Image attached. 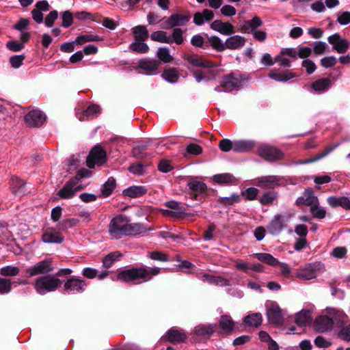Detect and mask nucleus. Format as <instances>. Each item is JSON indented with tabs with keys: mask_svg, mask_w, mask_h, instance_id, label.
I'll return each mask as SVG.
<instances>
[{
	"mask_svg": "<svg viewBox=\"0 0 350 350\" xmlns=\"http://www.w3.org/2000/svg\"><path fill=\"white\" fill-rule=\"evenodd\" d=\"M157 55L158 58L164 63H170L174 59L173 57L169 53V49L166 47L159 48Z\"/></svg>",
	"mask_w": 350,
	"mask_h": 350,
	"instance_id": "obj_55",
	"label": "nucleus"
},
{
	"mask_svg": "<svg viewBox=\"0 0 350 350\" xmlns=\"http://www.w3.org/2000/svg\"><path fill=\"white\" fill-rule=\"evenodd\" d=\"M334 323L332 318L327 316H319L314 321V328L316 331L323 333L331 330Z\"/></svg>",
	"mask_w": 350,
	"mask_h": 350,
	"instance_id": "obj_22",
	"label": "nucleus"
},
{
	"mask_svg": "<svg viewBox=\"0 0 350 350\" xmlns=\"http://www.w3.org/2000/svg\"><path fill=\"white\" fill-rule=\"evenodd\" d=\"M217 202L225 206H230L236 203H239L241 202V198L240 195L232 193L229 197H220L218 198Z\"/></svg>",
	"mask_w": 350,
	"mask_h": 350,
	"instance_id": "obj_44",
	"label": "nucleus"
},
{
	"mask_svg": "<svg viewBox=\"0 0 350 350\" xmlns=\"http://www.w3.org/2000/svg\"><path fill=\"white\" fill-rule=\"evenodd\" d=\"M144 42V41H135L130 44L129 49L139 53H146L148 51L149 47Z\"/></svg>",
	"mask_w": 350,
	"mask_h": 350,
	"instance_id": "obj_53",
	"label": "nucleus"
},
{
	"mask_svg": "<svg viewBox=\"0 0 350 350\" xmlns=\"http://www.w3.org/2000/svg\"><path fill=\"white\" fill-rule=\"evenodd\" d=\"M277 196L273 191H268L265 193L259 199L262 205H269L273 203Z\"/></svg>",
	"mask_w": 350,
	"mask_h": 350,
	"instance_id": "obj_60",
	"label": "nucleus"
},
{
	"mask_svg": "<svg viewBox=\"0 0 350 350\" xmlns=\"http://www.w3.org/2000/svg\"><path fill=\"white\" fill-rule=\"evenodd\" d=\"M278 179L274 176L262 178L258 181V186L262 188L273 189L278 185Z\"/></svg>",
	"mask_w": 350,
	"mask_h": 350,
	"instance_id": "obj_45",
	"label": "nucleus"
},
{
	"mask_svg": "<svg viewBox=\"0 0 350 350\" xmlns=\"http://www.w3.org/2000/svg\"><path fill=\"white\" fill-rule=\"evenodd\" d=\"M310 212L312 216L317 219H323L326 215V211L324 208L319 206V204H314L310 207Z\"/></svg>",
	"mask_w": 350,
	"mask_h": 350,
	"instance_id": "obj_58",
	"label": "nucleus"
},
{
	"mask_svg": "<svg viewBox=\"0 0 350 350\" xmlns=\"http://www.w3.org/2000/svg\"><path fill=\"white\" fill-rule=\"evenodd\" d=\"M211 28L221 34L229 36L235 32L234 27L229 22H222L215 20L211 24Z\"/></svg>",
	"mask_w": 350,
	"mask_h": 350,
	"instance_id": "obj_21",
	"label": "nucleus"
},
{
	"mask_svg": "<svg viewBox=\"0 0 350 350\" xmlns=\"http://www.w3.org/2000/svg\"><path fill=\"white\" fill-rule=\"evenodd\" d=\"M121 256L122 254L118 252L109 253L103 259V267L106 269L110 268L118 258Z\"/></svg>",
	"mask_w": 350,
	"mask_h": 350,
	"instance_id": "obj_47",
	"label": "nucleus"
},
{
	"mask_svg": "<svg viewBox=\"0 0 350 350\" xmlns=\"http://www.w3.org/2000/svg\"><path fill=\"white\" fill-rule=\"evenodd\" d=\"M161 76L170 83H176L178 81L180 75L176 68H169L163 70Z\"/></svg>",
	"mask_w": 350,
	"mask_h": 350,
	"instance_id": "obj_38",
	"label": "nucleus"
},
{
	"mask_svg": "<svg viewBox=\"0 0 350 350\" xmlns=\"http://www.w3.org/2000/svg\"><path fill=\"white\" fill-rule=\"evenodd\" d=\"M322 265L320 262L308 263L297 270L295 275L300 279L309 280L315 278L317 272L321 269Z\"/></svg>",
	"mask_w": 350,
	"mask_h": 350,
	"instance_id": "obj_9",
	"label": "nucleus"
},
{
	"mask_svg": "<svg viewBox=\"0 0 350 350\" xmlns=\"http://www.w3.org/2000/svg\"><path fill=\"white\" fill-rule=\"evenodd\" d=\"M187 337V333L183 329L172 327L167 330L165 335L161 339L163 341H168L175 345L185 342Z\"/></svg>",
	"mask_w": 350,
	"mask_h": 350,
	"instance_id": "obj_13",
	"label": "nucleus"
},
{
	"mask_svg": "<svg viewBox=\"0 0 350 350\" xmlns=\"http://www.w3.org/2000/svg\"><path fill=\"white\" fill-rule=\"evenodd\" d=\"M269 77L276 81L286 82L296 77V75L289 70H286L283 72H278L275 70H271L269 73Z\"/></svg>",
	"mask_w": 350,
	"mask_h": 350,
	"instance_id": "obj_29",
	"label": "nucleus"
},
{
	"mask_svg": "<svg viewBox=\"0 0 350 350\" xmlns=\"http://www.w3.org/2000/svg\"><path fill=\"white\" fill-rule=\"evenodd\" d=\"M314 91L320 92L327 90L331 86V80L329 78H322L316 80L312 83Z\"/></svg>",
	"mask_w": 350,
	"mask_h": 350,
	"instance_id": "obj_37",
	"label": "nucleus"
},
{
	"mask_svg": "<svg viewBox=\"0 0 350 350\" xmlns=\"http://www.w3.org/2000/svg\"><path fill=\"white\" fill-rule=\"evenodd\" d=\"M146 146H137L133 149V156L137 159H142L148 156V153L145 152Z\"/></svg>",
	"mask_w": 350,
	"mask_h": 350,
	"instance_id": "obj_62",
	"label": "nucleus"
},
{
	"mask_svg": "<svg viewBox=\"0 0 350 350\" xmlns=\"http://www.w3.org/2000/svg\"><path fill=\"white\" fill-rule=\"evenodd\" d=\"M127 217L118 215L113 217L109 226V231L113 236H131L145 232L146 229L141 224H129Z\"/></svg>",
	"mask_w": 350,
	"mask_h": 350,
	"instance_id": "obj_2",
	"label": "nucleus"
},
{
	"mask_svg": "<svg viewBox=\"0 0 350 350\" xmlns=\"http://www.w3.org/2000/svg\"><path fill=\"white\" fill-rule=\"evenodd\" d=\"M257 259L271 266H277L280 264L279 260L271 254L267 253H258L255 254Z\"/></svg>",
	"mask_w": 350,
	"mask_h": 350,
	"instance_id": "obj_42",
	"label": "nucleus"
},
{
	"mask_svg": "<svg viewBox=\"0 0 350 350\" xmlns=\"http://www.w3.org/2000/svg\"><path fill=\"white\" fill-rule=\"evenodd\" d=\"M12 290V282L10 279L0 278V294L9 293Z\"/></svg>",
	"mask_w": 350,
	"mask_h": 350,
	"instance_id": "obj_59",
	"label": "nucleus"
},
{
	"mask_svg": "<svg viewBox=\"0 0 350 350\" xmlns=\"http://www.w3.org/2000/svg\"><path fill=\"white\" fill-rule=\"evenodd\" d=\"M190 18L191 16L188 14H173L163 22V28L170 29L177 26H183L189 21Z\"/></svg>",
	"mask_w": 350,
	"mask_h": 350,
	"instance_id": "obj_10",
	"label": "nucleus"
},
{
	"mask_svg": "<svg viewBox=\"0 0 350 350\" xmlns=\"http://www.w3.org/2000/svg\"><path fill=\"white\" fill-rule=\"evenodd\" d=\"M79 222V220L76 218H68L60 221L57 224V228L62 231H67L69 228L76 226Z\"/></svg>",
	"mask_w": 350,
	"mask_h": 350,
	"instance_id": "obj_43",
	"label": "nucleus"
},
{
	"mask_svg": "<svg viewBox=\"0 0 350 350\" xmlns=\"http://www.w3.org/2000/svg\"><path fill=\"white\" fill-rule=\"evenodd\" d=\"M62 284V280L54 275L47 274L38 277L33 282V286L38 294L44 295L55 291L61 287Z\"/></svg>",
	"mask_w": 350,
	"mask_h": 350,
	"instance_id": "obj_3",
	"label": "nucleus"
},
{
	"mask_svg": "<svg viewBox=\"0 0 350 350\" xmlns=\"http://www.w3.org/2000/svg\"><path fill=\"white\" fill-rule=\"evenodd\" d=\"M217 324L199 325L194 329V332L197 336H211L215 332Z\"/></svg>",
	"mask_w": 350,
	"mask_h": 350,
	"instance_id": "obj_32",
	"label": "nucleus"
},
{
	"mask_svg": "<svg viewBox=\"0 0 350 350\" xmlns=\"http://www.w3.org/2000/svg\"><path fill=\"white\" fill-rule=\"evenodd\" d=\"M235 267L237 270L244 271L247 273V270L250 269L255 272H262L263 271L264 267L260 263H256L249 266L247 264L244 262H237L235 265Z\"/></svg>",
	"mask_w": 350,
	"mask_h": 350,
	"instance_id": "obj_41",
	"label": "nucleus"
},
{
	"mask_svg": "<svg viewBox=\"0 0 350 350\" xmlns=\"http://www.w3.org/2000/svg\"><path fill=\"white\" fill-rule=\"evenodd\" d=\"M102 40V38L96 35H91V34H85L79 36L76 40L75 42L79 45H83L85 42H98Z\"/></svg>",
	"mask_w": 350,
	"mask_h": 350,
	"instance_id": "obj_50",
	"label": "nucleus"
},
{
	"mask_svg": "<svg viewBox=\"0 0 350 350\" xmlns=\"http://www.w3.org/2000/svg\"><path fill=\"white\" fill-rule=\"evenodd\" d=\"M190 192L188 193L189 198L193 200L203 201L205 199L208 187L205 183L192 180L187 183Z\"/></svg>",
	"mask_w": 350,
	"mask_h": 350,
	"instance_id": "obj_7",
	"label": "nucleus"
},
{
	"mask_svg": "<svg viewBox=\"0 0 350 350\" xmlns=\"http://www.w3.org/2000/svg\"><path fill=\"white\" fill-rule=\"evenodd\" d=\"M267 317L271 324L280 325L283 323L284 318L282 310L278 305H272L269 307L267 311Z\"/></svg>",
	"mask_w": 350,
	"mask_h": 350,
	"instance_id": "obj_19",
	"label": "nucleus"
},
{
	"mask_svg": "<svg viewBox=\"0 0 350 350\" xmlns=\"http://www.w3.org/2000/svg\"><path fill=\"white\" fill-rule=\"evenodd\" d=\"M116 187V179L113 177H109L108 180L103 185L101 189V195L103 197L109 196Z\"/></svg>",
	"mask_w": 350,
	"mask_h": 350,
	"instance_id": "obj_39",
	"label": "nucleus"
},
{
	"mask_svg": "<svg viewBox=\"0 0 350 350\" xmlns=\"http://www.w3.org/2000/svg\"><path fill=\"white\" fill-rule=\"evenodd\" d=\"M183 58L193 67L212 68L217 64L197 54H184Z\"/></svg>",
	"mask_w": 350,
	"mask_h": 350,
	"instance_id": "obj_14",
	"label": "nucleus"
},
{
	"mask_svg": "<svg viewBox=\"0 0 350 350\" xmlns=\"http://www.w3.org/2000/svg\"><path fill=\"white\" fill-rule=\"evenodd\" d=\"M77 184L74 182V180L70 179L64 184L63 187L60 190H59L57 195L61 199L72 198L75 196L74 187Z\"/></svg>",
	"mask_w": 350,
	"mask_h": 350,
	"instance_id": "obj_25",
	"label": "nucleus"
},
{
	"mask_svg": "<svg viewBox=\"0 0 350 350\" xmlns=\"http://www.w3.org/2000/svg\"><path fill=\"white\" fill-rule=\"evenodd\" d=\"M207 42L204 41V38L200 34L194 35L191 39V44L195 47L202 48L203 49H209V44H206Z\"/></svg>",
	"mask_w": 350,
	"mask_h": 350,
	"instance_id": "obj_51",
	"label": "nucleus"
},
{
	"mask_svg": "<svg viewBox=\"0 0 350 350\" xmlns=\"http://www.w3.org/2000/svg\"><path fill=\"white\" fill-rule=\"evenodd\" d=\"M214 17L213 12L208 9H204L202 12H198L194 14L193 23L197 25H202L204 21H210Z\"/></svg>",
	"mask_w": 350,
	"mask_h": 350,
	"instance_id": "obj_28",
	"label": "nucleus"
},
{
	"mask_svg": "<svg viewBox=\"0 0 350 350\" xmlns=\"http://www.w3.org/2000/svg\"><path fill=\"white\" fill-rule=\"evenodd\" d=\"M135 41H146L149 37V32L144 25H137L132 29Z\"/></svg>",
	"mask_w": 350,
	"mask_h": 350,
	"instance_id": "obj_34",
	"label": "nucleus"
},
{
	"mask_svg": "<svg viewBox=\"0 0 350 350\" xmlns=\"http://www.w3.org/2000/svg\"><path fill=\"white\" fill-rule=\"evenodd\" d=\"M256 142L253 140H236L234 141V152H247L252 151Z\"/></svg>",
	"mask_w": 350,
	"mask_h": 350,
	"instance_id": "obj_26",
	"label": "nucleus"
},
{
	"mask_svg": "<svg viewBox=\"0 0 350 350\" xmlns=\"http://www.w3.org/2000/svg\"><path fill=\"white\" fill-rule=\"evenodd\" d=\"M19 268L17 267L8 265L2 267L0 269V274L3 276H15L19 273Z\"/></svg>",
	"mask_w": 350,
	"mask_h": 350,
	"instance_id": "obj_57",
	"label": "nucleus"
},
{
	"mask_svg": "<svg viewBox=\"0 0 350 350\" xmlns=\"http://www.w3.org/2000/svg\"><path fill=\"white\" fill-rule=\"evenodd\" d=\"M161 272L159 267L146 268L144 267H132L120 271L117 275L118 280L131 284H140L152 279Z\"/></svg>",
	"mask_w": 350,
	"mask_h": 350,
	"instance_id": "obj_1",
	"label": "nucleus"
},
{
	"mask_svg": "<svg viewBox=\"0 0 350 350\" xmlns=\"http://www.w3.org/2000/svg\"><path fill=\"white\" fill-rule=\"evenodd\" d=\"M25 59L24 55H13L10 58V63L14 68H18Z\"/></svg>",
	"mask_w": 350,
	"mask_h": 350,
	"instance_id": "obj_64",
	"label": "nucleus"
},
{
	"mask_svg": "<svg viewBox=\"0 0 350 350\" xmlns=\"http://www.w3.org/2000/svg\"><path fill=\"white\" fill-rule=\"evenodd\" d=\"M297 206H310L314 204H319V200L317 196H314V191L312 188L309 187L305 189L304 195L299 197L295 202Z\"/></svg>",
	"mask_w": 350,
	"mask_h": 350,
	"instance_id": "obj_20",
	"label": "nucleus"
},
{
	"mask_svg": "<svg viewBox=\"0 0 350 350\" xmlns=\"http://www.w3.org/2000/svg\"><path fill=\"white\" fill-rule=\"evenodd\" d=\"M204 280H206L211 284L215 285H220L221 286H228L229 280L220 276H213L208 274H205L204 276Z\"/></svg>",
	"mask_w": 350,
	"mask_h": 350,
	"instance_id": "obj_48",
	"label": "nucleus"
},
{
	"mask_svg": "<svg viewBox=\"0 0 350 350\" xmlns=\"http://www.w3.org/2000/svg\"><path fill=\"white\" fill-rule=\"evenodd\" d=\"M148 166V164H142L141 162L131 164L128 170L131 173L133 174L141 176L146 173V168Z\"/></svg>",
	"mask_w": 350,
	"mask_h": 350,
	"instance_id": "obj_52",
	"label": "nucleus"
},
{
	"mask_svg": "<svg viewBox=\"0 0 350 350\" xmlns=\"http://www.w3.org/2000/svg\"><path fill=\"white\" fill-rule=\"evenodd\" d=\"M246 38L239 35L228 38L225 41L226 49L237 50L242 48L246 43Z\"/></svg>",
	"mask_w": 350,
	"mask_h": 350,
	"instance_id": "obj_23",
	"label": "nucleus"
},
{
	"mask_svg": "<svg viewBox=\"0 0 350 350\" xmlns=\"http://www.w3.org/2000/svg\"><path fill=\"white\" fill-rule=\"evenodd\" d=\"M25 122L31 127H40L46 120V115L39 109H33L24 116Z\"/></svg>",
	"mask_w": 350,
	"mask_h": 350,
	"instance_id": "obj_15",
	"label": "nucleus"
},
{
	"mask_svg": "<svg viewBox=\"0 0 350 350\" xmlns=\"http://www.w3.org/2000/svg\"><path fill=\"white\" fill-rule=\"evenodd\" d=\"M338 144H334L329 145L325 148V149L319 152L316 156L306 159L301 162L302 164H308L310 163H313L315 161H317L323 158H324L325 156L329 154L331 152H332L336 147H338Z\"/></svg>",
	"mask_w": 350,
	"mask_h": 350,
	"instance_id": "obj_30",
	"label": "nucleus"
},
{
	"mask_svg": "<svg viewBox=\"0 0 350 350\" xmlns=\"http://www.w3.org/2000/svg\"><path fill=\"white\" fill-rule=\"evenodd\" d=\"M148 189L142 185H133L123 190L122 194L131 198H137L146 194Z\"/></svg>",
	"mask_w": 350,
	"mask_h": 350,
	"instance_id": "obj_24",
	"label": "nucleus"
},
{
	"mask_svg": "<svg viewBox=\"0 0 350 350\" xmlns=\"http://www.w3.org/2000/svg\"><path fill=\"white\" fill-rule=\"evenodd\" d=\"M12 192L14 195L23 194L25 193V183L23 180L18 178L12 179Z\"/></svg>",
	"mask_w": 350,
	"mask_h": 350,
	"instance_id": "obj_49",
	"label": "nucleus"
},
{
	"mask_svg": "<svg viewBox=\"0 0 350 350\" xmlns=\"http://www.w3.org/2000/svg\"><path fill=\"white\" fill-rule=\"evenodd\" d=\"M160 65L159 61L154 59H143L139 62L138 68L146 70L147 72L156 71Z\"/></svg>",
	"mask_w": 350,
	"mask_h": 350,
	"instance_id": "obj_31",
	"label": "nucleus"
},
{
	"mask_svg": "<svg viewBox=\"0 0 350 350\" xmlns=\"http://www.w3.org/2000/svg\"><path fill=\"white\" fill-rule=\"evenodd\" d=\"M243 79L240 76L230 73L225 75L221 80L224 92H228L237 90L243 85Z\"/></svg>",
	"mask_w": 350,
	"mask_h": 350,
	"instance_id": "obj_11",
	"label": "nucleus"
},
{
	"mask_svg": "<svg viewBox=\"0 0 350 350\" xmlns=\"http://www.w3.org/2000/svg\"><path fill=\"white\" fill-rule=\"evenodd\" d=\"M165 206L172 210L176 211V212L165 211L169 214L175 215L176 214H182L184 213L185 208L179 205V203L176 201H169L165 202Z\"/></svg>",
	"mask_w": 350,
	"mask_h": 350,
	"instance_id": "obj_54",
	"label": "nucleus"
},
{
	"mask_svg": "<svg viewBox=\"0 0 350 350\" xmlns=\"http://www.w3.org/2000/svg\"><path fill=\"white\" fill-rule=\"evenodd\" d=\"M287 222L288 219H286L284 215L277 214L267 225V230L272 235H278L287 227Z\"/></svg>",
	"mask_w": 350,
	"mask_h": 350,
	"instance_id": "obj_12",
	"label": "nucleus"
},
{
	"mask_svg": "<svg viewBox=\"0 0 350 350\" xmlns=\"http://www.w3.org/2000/svg\"><path fill=\"white\" fill-rule=\"evenodd\" d=\"M215 183L221 184H230L233 183L236 179L235 177L230 173L217 174L213 176Z\"/></svg>",
	"mask_w": 350,
	"mask_h": 350,
	"instance_id": "obj_40",
	"label": "nucleus"
},
{
	"mask_svg": "<svg viewBox=\"0 0 350 350\" xmlns=\"http://www.w3.org/2000/svg\"><path fill=\"white\" fill-rule=\"evenodd\" d=\"M207 38L206 44H209V47L211 46L217 52H223L226 50L225 42L217 36H208L206 35Z\"/></svg>",
	"mask_w": 350,
	"mask_h": 350,
	"instance_id": "obj_33",
	"label": "nucleus"
},
{
	"mask_svg": "<svg viewBox=\"0 0 350 350\" xmlns=\"http://www.w3.org/2000/svg\"><path fill=\"white\" fill-rule=\"evenodd\" d=\"M257 152L260 157L271 162L282 160L284 156L278 148L266 144L260 146Z\"/></svg>",
	"mask_w": 350,
	"mask_h": 350,
	"instance_id": "obj_8",
	"label": "nucleus"
},
{
	"mask_svg": "<svg viewBox=\"0 0 350 350\" xmlns=\"http://www.w3.org/2000/svg\"><path fill=\"white\" fill-rule=\"evenodd\" d=\"M295 321L298 326L301 327H304L307 324H310L312 321L310 312L309 310H303L298 312Z\"/></svg>",
	"mask_w": 350,
	"mask_h": 350,
	"instance_id": "obj_35",
	"label": "nucleus"
},
{
	"mask_svg": "<svg viewBox=\"0 0 350 350\" xmlns=\"http://www.w3.org/2000/svg\"><path fill=\"white\" fill-rule=\"evenodd\" d=\"M54 267L52 265V259L46 258L36 263L33 267H30L25 270V276L27 278L38 275H47L53 271Z\"/></svg>",
	"mask_w": 350,
	"mask_h": 350,
	"instance_id": "obj_5",
	"label": "nucleus"
},
{
	"mask_svg": "<svg viewBox=\"0 0 350 350\" xmlns=\"http://www.w3.org/2000/svg\"><path fill=\"white\" fill-rule=\"evenodd\" d=\"M219 331L218 334L225 337L231 335L235 328V323L230 316L221 315L218 324Z\"/></svg>",
	"mask_w": 350,
	"mask_h": 350,
	"instance_id": "obj_16",
	"label": "nucleus"
},
{
	"mask_svg": "<svg viewBox=\"0 0 350 350\" xmlns=\"http://www.w3.org/2000/svg\"><path fill=\"white\" fill-rule=\"evenodd\" d=\"M107 161V156L106 151L101 146L96 145L92 148L89 155L87 157L86 165L89 168L93 169L96 165H103Z\"/></svg>",
	"mask_w": 350,
	"mask_h": 350,
	"instance_id": "obj_4",
	"label": "nucleus"
},
{
	"mask_svg": "<svg viewBox=\"0 0 350 350\" xmlns=\"http://www.w3.org/2000/svg\"><path fill=\"white\" fill-rule=\"evenodd\" d=\"M327 40L333 46V49L338 53H346L349 47V42L345 39L341 38V36L338 33L329 36Z\"/></svg>",
	"mask_w": 350,
	"mask_h": 350,
	"instance_id": "obj_17",
	"label": "nucleus"
},
{
	"mask_svg": "<svg viewBox=\"0 0 350 350\" xmlns=\"http://www.w3.org/2000/svg\"><path fill=\"white\" fill-rule=\"evenodd\" d=\"M62 26L68 28L72 25L73 23V15L69 10L64 11L62 13Z\"/></svg>",
	"mask_w": 350,
	"mask_h": 350,
	"instance_id": "obj_61",
	"label": "nucleus"
},
{
	"mask_svg": "<svg viewBox=\"0 0 350 350\" xmlns=\"http://www.w3.org/2000/svg\"><path fill=\"white\" fill-rule=\"evenodd\" d=\"M88 286L86 280L77 278L76 276H71L64 284V292L65 293H83Z\"/></svg>",
	"mask_w": 350,
	"mask_h": 350,
	"instance_id": "obj_6",
	"label": "nucleus"
},
{
	"mask_svg": "<svg viewBox=\"0 0 350 350\" xmlns=\"http://www.w3.org/2000/svg\"><path fill=\"white\" fill-rule=\"evenodd\" d=\"M42 240L47 243H62L64 236L54 228H47L42 234Z\"/></svg>",
	"mask_w": 350,
	"mask_h": 350,
	"instance_id": "obj_18",
	"label": "nucleus"
},
{
	"mask_svg": "<svg viewBox=\"0 0 350 350\" xmlns=\"http://www.w3.org/2000/svg\"><path fill=\"white\" fill-rule=\"evenodd\" d=\"M183 31L180 28H174L172 33V42H174L176 44H182L184 42Z\"/></svg>",
	"mask_w": 350,
	"mask_h": 350,
	"instance_id": "obj_63",
	"label": "nucleus"
},
{
	"mask_svg": "<svg viewBox=\"0 0 350 350\" xmlns=\"http://www.w3.org/2000/svg\"><path fill=\"white\" fill-rule=\"evenodd\" d=\"M327 202L332 208L341 206L346 210H350V199L346 196H330L327 198Z\"/></svg>",
	"mask_w": 350,
	"mask_h": 350,
	"instance_id": "obj_27",
	"label": "nucleus"
},
{
	"mask_svg": "<svg viewBox=\"0 0 350 350\" xmlns=\"http://www.w3.org/2000/svg\"><path fill=\"white\" fill-rule=\"evenodd\" d=\"M259 193V190L255 187H249L241 192V196H243L245 200H254L256 199Z\"/></svg>",
	"mask_w": 350,
	"mask_h": 350,
	"instance_id": "obj_56",
	"label": "nucleus"
},
{
	"mask_svg": "<svg viewBox=\"0 0 350 350\" xmlns=\"http://www.w3.org/2000/svg\"><path fill=\"white\" fill-rule=\"evenodd\" d=\"M150 38L153 41L159 42L161 43L170 44L172 40L170 37L167 36V33L163 31H157L152 33Z\"/></svg>",
	"mask_w": 350,
	"mask_h": 350,
	"instance_id": "obj_46",
	"label": "nucleus"
},
{
	"mask_svg": "<svg viewBox=\"0 0 350 350\" xmlns=\"http://www.w3.org/2000/svg\"><path fill=\"white\" fill-rule=\"evenodd\" d=\"M243 322L252 327H258L262 322V316L260 312L247 315L243 319Z\"/></svg>",
	"mask_w": 350,
	"mask_h": 350,
	"instance_id": "obj_36",
	"label": "nucleus"
}]
</instances>
